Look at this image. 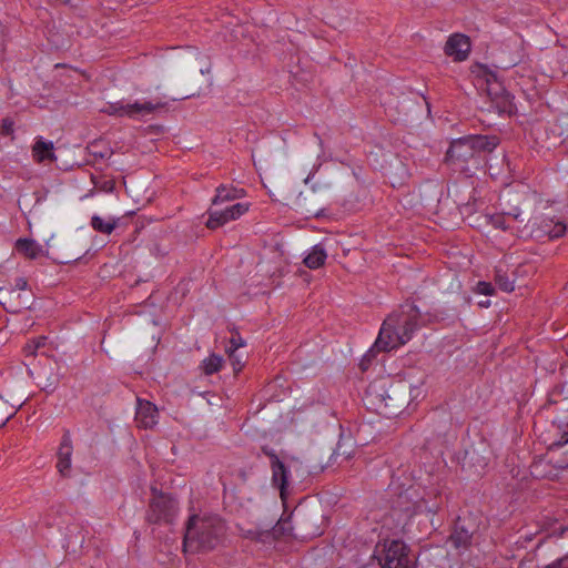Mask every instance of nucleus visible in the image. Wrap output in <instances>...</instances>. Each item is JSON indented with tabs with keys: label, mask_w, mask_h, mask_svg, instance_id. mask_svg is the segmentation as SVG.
Instances as JSON below:
<instances>
[{
	"label": "nucleus",
	"mask_w": 568,
	"mask_h": 568,
	"mask_svg": "<svg viewBox=\"0 0 568 568\" xmlns=\"http://www.w3.org/2000/svg\"><path fill=\"white\" fill-rule=\"evenodd\" d=\"M420 312L414 304L402 305L400 308L383 322L378 336L368 355L377 352H390L408 343L419 327Z\"/></svg>",
	"instance_id": "f257e3e1"
},
{
	"label": "nucleus",
	"mask_w": 568,
	"mask_h": 568,
	"mask_svg": "<svg viewBox=\"0 0 568 568\" xmlns=\"http://www.w3.org/2000/svg\"><path fill=\"white\" fill-rule=\"evenodd\" d=\"M226 525L216 515L190 517L184 535V549L191 552L210 551L223 544Z\"/></svg>",
	"instance_id": "f03ea898"
},
{
	"label": "nucleus",
	"mask_w": 568,
	"mask_h": 568,
	"mask_svg": "<svg viewBox=\"0 0 568 568\" xmlns=\"http://www.w3.org/2000/svg\"><path fill=\"white\" fill-rule=\"evenodd\" d=\"M499 144L496 135H466L454 140L446 152L445 161L455 170L466 171L469 161L483 153L493 152Z\"/></svg>",
	"instance_id": "7ed1b4c3"
},
{
	"label": "nucleus",
	"mask_w": 568,
	"mask_h": 568,
	"mask_svg": "<svg viewBox=\"0 0 568 568\" xmlns=\"http://www.w3.org/2000/svg\"><path fill=\"white\" fill-rule=\"evenodd\" d=\"M382 568H414L408 547L400 540L378 544L374 551Z\"/></svg>",
	"instance_id": "20e7f679"
},
{
	"label": "nucleus",
	"mask_w": 568,
	"mask_h": 568,
	"mask_svg": "<svg viewBox=\"0 0 568 568\" xmlns=\"http://www.w3.org/2000/svg\"><path fill=\"white\" fill-rule=\"evenodd\" d=\"M566 231V224L554 219H542L540 222L535 221L531 226L524 225L523 229H518L519 236L532 237L538 241L559 239L565 235Z\"/></svg>",
	"instance_id": "39448f33"
},
{
	"label": "nucleus",
	"mask_w": 568,
	"mask_h": 568,
	"mask_svg": "<svg viewBox=\"0 0 568 568\" xmlns=\"http://www.w3.org/2000/svg\"><path fill=\"white\" fill-rule=\"evenodd\" d=\"M261 452L270 459V468L272 471V486L280 490L281 498L285 500L287 496L288 481L291 478V470L283 463V460H281V458L273 448L268 446H263L261 448Z\"/></svg>",
	"instance_id": "423d86ee"
},
{
	"label": "nucleus",
	"mask_w": 568,
	"mask_h": 568,
	"mask_svg": "<svg viewBox=\"0 0 568 568\" xmlns=\"http://www.w3.org/2000/svg\"><path fill=\"white\" fill-rule=\"evenodd\" d=\"M250 205L247 203H235L225 209L211 207L209 210V219L206 226L211 230H215L230 221H234L241 217L248 211Z\"/></svg>",
	"instance_id": "0eeeda50"
},
{
	"label": "nucleus",
	"mask_w": 568,
	"mask_h": 568,
	"mask_svg": "<svg viewBox=\"0 0 568 568\" xmlns=\"http://www.w3.org/2000/svg\"><path fill=\"white\" fill-rule=\"evenodd\" d=\"M176 504L173 498L166 495H160L150 504L148 520L150 523L170 521L175 515Z\"/></svg>",
	"instance_id": "6e6552de"
},
{
	"label": "nucleus",
	"mask_w": 568,
	"mask_h": 568,
	"mask_svg": "<svg viewBox=\"0 0 568 568\" xmlns=\"http://www.w3.org/2000/svg\"><path fill=\"white\" fill-rule=\"evenodd\" d=\"M366 397L372 404L378 403V408H389L387 414H395L397 408L394 404V399L386 389V381L379 379L371 383L366 388Z\"/></svg>",
	"instance_id": "1a4fd4ad"
},
{
	"label": "nucleus",
	"mask_w": 568,
	"mask_h": 568,
	"mask_svg": "<svg viewBox=\"0 0 568 568\" xmlns=\"http://www.w3.org/2000/svg\"><path fill=\"white\" fill-rule=\"evenodd\" d=\"M445 53L454 61H464L470 52L469 38L462 33L452 34L444 48Z\"/></svg>",
	"instance_id": "9d476101"
},
{
	"label": "nucleus",
	"mask_w": 568,
	"mask_h": 568,
	"mask_svg": "<svg viewBox=\"0 0 568 568\" xmlns=\"http://www.w3.org/2000/svg\"><path fill=\"white\" fill-rule=\"evenodd\" d=\"M166 106V103L155 100H136L133 103H125V116L131 119H139L145 115L153 114L160 109Z\"/></svg>",
	"instance_id": "9b49d317"
},
{
	"label": "nucleus",
	"mask_w": 568,
	"mask_h": 568,
	"mask_svg": "<svg viewBox=\"0 0 568 568\" xmlns=\"http://www.w3.org/2000/svg\"><path fill=\"white\" fill-rule=\"evenodd\" d=\"M135 422L141 428H152L158 424V408L148 400L138 399Z\"/></svg>",
	"instance_id": "f8f14e48"
},
{
	"label": "nucleus",
	"mask_w": 568,
	"mask_h": 568,
	"mask_svg": "<svg viewBox=\"0 0 568 568\" xmlns=\"http://www.w3.org/2000/svg\"><path fill=\"white\" fill-rule=\"evenodd\" d=\"M53 150V142L39 136L32 146V158L37 163H52L57 160Z\"/></svg>",
	"instance_id": "ddd939ff"
},
{
	"label": "nucleus",
	"mask_w": 568,
	"mask_h": 568,
	"mask_svg": "<svg viewBox=\"0 0 568 568\" xmlns=\"http://www.w3.org/2000/svg\"><path fill=\"white\" fill-rule=\"evenodd\" d=\"M72 444L69 434H64L58 452L57 468L62 476H68L71 468Z\"/></svg>",
	"instance_id": "4468645a"
},
{
	"label": "nucleus",
	"mask_w": 568,
	"mask_h": 568,
	"mask_svg": "<svg viewBox=\"0 0 568 568\" xmlns=\"http://www.w3.org/2000/svg\"><path fill=\"white\" fill-rule=\"evenodd\" d=\"M244 193L245 192L243 189L221 184L220 186L216 187V193L212 200L211 207H217L220 204H223L225 202L241 199L242 196H244Z\"/></svg>",
	"instance_id": "2eb2a0df"
},
{
	"label": "nucleus",
	"mask_w": 568,
	"mask_h": 568,
	"mask_svg": "<svg viewBox=\"0 0 568 568\" xmlns=\"http://www.w3.org/2000/svg\"><path fill=\"white\" fill-rule=\"evenodd\" d=\"M241 537L250 540H254L264 545H271L275 539V530H262L256 527L244 529L239 527Z\"/></svg>",
	"instance_id": "dca6fc26"
},
{
	"label": "nucleus",
	"mask_w": 568,
	"mask_h": 568,
	"mask_svg": "<svg viewBox=\"0 0 568 568\" xmlns=\"http://www.w3.org/2000/svg\"><path fill=\"white\" fill-rule=\"evenodd\" d=\"M327 258L326 250L322 244H316L304 258V264L312 270H316L324 265Z\"/></svg>",
	"instance_id": "f3484780"
},
{
	"label": "nucleus",
	"mask_w": 568,
	"mask_h": 568,
	"mask_svg": "<svg viewBox=\"0 0 568 568\" xmlns=\"http://www.w3.org/2000/svg\"><path fill=\"white\" fill-rule=\"evenodd\" d=\"M17 251L29 258H37L43 254L42 246L34 240L20 239L16 244Z\"/></svg>",
	"instance_id": "a211bd4d"
},
{
	"label": "nucleus",
	"mask_w": 568,
	"mask_h": 568,
	"mask_svg": "<svg viewBox=\"0 0 568 568\" xmlns=\"http://www.w3.org/2000/svg\"><path fill=\"white\" fill-rule=\"evenodd\" d=\"M118 221H119V219H114V217H109L105 220L99 215H93L91 217L90 225L94 231L109 235L116 227Z\"/></svg>",
	"instance_id": "6ab92c4d"
},
{
	"label": "nucleus",
	"mask_w": 568,
	"mask_h": 568,
	"mask_svg": "<svg viewBox=\"0 0 568 568\" xmlns=\"http://www.w3.org/2000/svg\"><path fill=\"white\" fill-rule=\"evenodd\" d=\"M471 539V534L464 528H456L450 536L453 545L457 548L466 547Z\"/></svg>",
	"instance_id": "aec40b11"
},
{
	"label": "nucleus",
	"mask_w": 568,
	"mask_h": 568,
	"mask_svg": "<svg viewBox=\"0 0 568 568\" xmlns=\"http://www.w3.org/2000/svg\"><path fill=\"white\" fill-rule=\"evenodd\" d=\"M222 357L217 355H211L210 357L205 358L202 363L204 373L206 375H212L219 372L222 367Z\"/></svg>",
	"instance_id": "412c9836"
},
{
	"label": "nucleus",
	"mask_w": 568,
	"mask_h": 568,
	"mask_svg": "<svg viewBox=\"0 0 568 568\" xmlns=\"http://www.w3.org/2000/svg\"><path fill=\"white\" fill-rule=\"evenodd\" d=\"M101 111L109 115L125 116V102H109L101 109Z\"/></svg>",
	"instance_id": "4be33fe9"
},
{
	"label": "nucleus",
	"mask_w": 568,
	"mask_h": 568,
	"mask_svg": "<svg viewBox=\"0 0 568 568\" xmlns=\"http://www.w3.org/2000/svg\"><path fill=\"white\" fill-rule=\"evenodd\" d=\"M495 282L498 285V287L504 292H513L515 288L514 281L509 280V277L501 273L500 271L496 272L495 275Z\"/></svg>",
	"instance_id": "5701e85b"
},
{
	"label": "nucleus",
	"mask_w": 568,
	"mask_h": 568,
	"mask_svg": "<svg viewBox=\"0 0 568 568\" xmlns=\"http://www.w3.org/2000/svg\"><path fill=\"white\" fill-rule=\"evenodd\" d=\"M486 82L488 84V94L497 95L499 91H503L501 84L498 82L497 75L493 72H485Z\"/></svg>",
	"instance_id": "b1692460"
},
{
	"label": "nucleus",
	"mask_w": 568,
	"mask_h": 568,
	"mask_svg": "<svg viewBox=\"0 0 568 568\" xmlns=\"http://www.w3.org/2000/svg\"><path fill=\"white\" fill-rule=\"evenodd\" d=\"M45 339L47 338L44 336H40L33 341L28 342L26 344V346L23 347V352H24L26 356L36 355L37 349H39L45 345Z\"/></svg>",
	"instance_id": "393cba45"
},
{
	"label": "nucleus",
	"mask_w": 568,
	"mask_h": 568,
	"mask_svg": "<svg viewBox=\"0 0 568 568\" xmlns=\"http://www.w3.org/2000/svg\"><path fill=\"white\" fill-rule=\"evenodd\" d=\"M493 224L495 227L497 229H501L504 231L506 230H515L518 232V229H520L519 226H515L508 219L505 214L503 215H497L495 217H493Z\"/></svg>",
	"instance_id": "a878e982"
},
{
	"label": "nucleus",
	"mask_w": 568,
	"mask_h": 568,
	"mask_svg": "<svg viewBox=\"0 0 568 568\" xmlns=\"http://www.w3.org/2000/svg\"><path fill=\"white\" fill-rule=\"evenodd\" d=\"M244 345H245V342L239 334L232 336V338L230 339V346L227 347V351L230 353L229 354L230 358H234L235 352L240 347H243Z\"/></svg>",
	"instance_id": "bb28decb"
},
{
	"label": "nucleus",
	"mask_w": 568,
	"mask_h": 568,
	"mask_svg": "<svg viewBox=\"0 0 568 568\" xmlns=\"http://www.w3.org/2000/svg\"><path fill=\"white\" fill-rule=\"evenodd\" d=\"M475 292L486 296H491L495 294V287L489 282L480 281L477 283Z\"/></svg>",
	"instance_id": "cd10ccee"
},
{
	"label": "nucleus",
	"mask_w": 568,
	"mask_h": 568,
	"mask_svg": "<svg viewBox=\"0 0 568 568\" xmlns=\"http://www.w3.org/2000/svg\"><path fill=\"white\" fill-rule=\"evenodd\" d=\"M507 219L514 224L516 222L524 223L526 219L523 216V212L518 207H514L509 212L504 213Z\"/></svg>",
	"instance_id": "c85d7f7f"
},
{
	"label": "nucleus",
	"mask_w": 568,
	"mask_h": 568,
	"mask_svg": "<svg viewBox=\"0 0 568 568\" xmlns=\"http://www.w3.org/2000/svg\"><path fill=\"white\" fill-rule=\"evenodd\" d=\"M568 444V423L565 425V427L560 432V438L558 440H555L551 446L561 447L564 445Z\"/></svg>",
	"instance_id": "c756f323"
},
{
	"label": "nucleus",
	"mask_w": 568,
	"mask_h": 568,
	"mask_svg": "<svg viewBox=\"0 0 568 568\" xmlns=\"http://www.w3.org/2000/svg\"><path fill=\"white\" fill-rule=\"evenodd\" d=\"M546 568H568V556H565L552 564L546 566Z\"/></svg>",
	"instance_id": "7c9ffc66"
},
{
	"label": "nucleus",
	"mask_w": 568,
	"mask_h": 568,
	"mask_svg": "<svg viewBox=\"0 0 568 568\" xmlns=\"http://www.w3.org/2000/svg\"><path fill=\"white\" fill-rule=\"evenodd\" d=\"M13 121L11 119H3L2 120V130L7 134H11L13 132Z\"/></svg>",
	"instance_id": "2f4dec72"
},
{
	"label": "nucleus",
	"mask_w": 568,
	"mask_h": 568,
	"mask_svg": "<svg viewBox=\"0 0 568 568\" xmlns=\"http://www.w3.org/2000/svg\"><path fill=\"white\" fill-rule=\"evenodd\" d=\"M232 361V364L234 366V371H240L241 367H242V359L240 356H237V354L235 353V357L234 358H230Z\"/></svg>",
	"instance_id": "473e14b6"
},
{
	"label": "nucleus",
	"mask_w": 568,
	"mask_h": 568,
	"mask_svg": "<svg viewBox=\"0 0 568 568\" xmlns=\"http://www.w3.org/2000/svg\"><path fill=\"white\" fill-rule=\"evenodd\" d=\"M27 286H28V283H27V281H26L24 278H22V277L17 278V281H16V287H17L18 290H26V288H27Z\"/></svg>",
	"instance_id": "72a5a7b5"
},
{
	"label": "nucleus",
	"mask_w": 568,
	"mask_h": 568,
	"mask_svg": "<svg viewBox=\"0 0 568 568\" xmlns=\"http://www.w3.org/2000/svg\"><path fill=\"white\" fill-rule=\"evenodd\" d=\"M488 464V460L486 458H481L480 460H478V465L484 468L485 466H487Z\"/></svg>",
	"instance_id": "f704fd0d"
},
{
	"label": "nucleus",
	"mask_w": 568,
	"mask_h": 568,
	"mask_svg": "<svg viewBox=\"0 0 568 568\" xmlns=\"http://www.w3.org/2000/svg\"><path fill=\"white\" fill-rule=\"evenodd\" d=\"M479 306H481V307H489L490 306V301L487 300V301L479 302Z\"/></svg>",
	"instance_id": "c9c22d12"
},
{
	"label": "nucleus",
	"mask_w": 568,
	"mask_h": 568,
	"mask_svg": "<svg viewBox=\"0 0 568 568\" xmlns=\"http://www.w3.org/2000/svg\"><path fill=\"white\" fill-rule=\"evenodd\" d=\"M425 508L428 510V511H436L437 510V507H428L425 505Z\"/></svg>",
	"instance_id": "e433bc0d"
}]
</instances>
